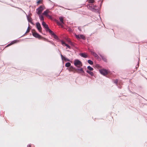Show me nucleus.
I'll return each instance as SVG.
<instances>
[{
	"label": "nucleus",
	"mask_w": 147,
	"mask_h": 147,
	"mask_svg": "<svg viewBox=\"0 0 147 147\" xmlns=\"http://www.w3.org/2000/svg\"><path fill=\"white\" fill-rule=\"evenodd\" d=\"M74 65L77 68L76 69L74 68V71L83 75L84 73L83 69L81 67L82 64V62L78 59H76L74 61Z\"/></svg>",
	"instance_id": "nucleus-1"
},
{
	"label": "nucleus",
	"mask_w": 147,
	"mask_h": 147,
	"mask_svg": "<svg viewBox=\"0 0 147 147\" xmlns=\"http://www.w3.org/2000/svg\"><path fill=\"white\" fill-rule=\"evenodd\" d=\"M44 6H40L39 7L36 9V13L38 14V15L40 14L43 10L44 9Z\"/></svg>",
	"instance_id": "nucleus-2"
},
{
	"label": "nucleus",
	"mask_w": 147,
	"mask_h": 147,
	"mask_svg": "<svg viewBox=\"0 0 147 147\" xmlns=\"http://www.w3.org/2000/svg\"><path fill=\"white\" fill-rule=\"evenodd\" d=\"M51 13V12L50 11L49 9H47L45 11H44L43 13V15L49 18H51V16L49 15V14Z\"/></svg>",
	"instance_id": "nucleus-3"
},
{
	"label": "nucleus",
	"mask_w": 147,
	"mask_h": 147,
	"mask_svg": "<svg viewBox=\"0 0 147 147\" xmlns=\"http://www.w3.org/2000/svg\"><path fill=\"white\" fill-rule=\"evenodd\" d=\"M42 25L43 27L45 28L46 31L49 32H51V30L49 28L48 25L44 21L42 22Z\"/></svg>",
	"instance_id": "nucleus-4"
},
{
	"label": "nucleus",
	"mask_w": 147,
	"mask_h": 147,
	"mask_svg": "<svg viewBox=\"0 0 147 147\" xmlns=\"http://www.w3.org/2000/svg\"><path fill=\"white\" fill-rule=\"evenodd\" d=\"M32 34L34 37L39 39H45L35 32H32Z\"/></svg>",
	"instance_id": "nucleus-5"
},
{
	"label": "nucleus",
	"mask_w": 147,
	"mask_h": 147,
	"mask_svg": "<svg viewBox=\"0 0 147 147\" xmlns=\"http://www.w3.org/2000/svg\"><path fill=\"white\" fill-rule=\"evenodd\" d=\"M100 73L102 75L105 76L108 74V71L104 69H100L99 70Z\"/></svg>",
	"instance_id": "nucleus-6"
},
{
	"label": "nucleus",
	"mask_w": 147,
	"mask_h": 147,
	"mask_svg": "<svg viewBox=\"0 0 147 147\" xmlns=\"http://www.w3.org/2000/svg\"><path fill=\"white\" fill-rule=\"evenodd\" d=\"M36 28H37L38 30L40 32H42V28L39 22H38L36 23Z\"/></svg>",
	"instance_id": "nucleus-7"
},
{
	"label": "nucleus",
	"mask_w": 147,
	"mask_h": 147,
	"mask_svg": "<svg viewBox=\"0 0 147 147\" xmlns=\"http://www.w3.org/2000/svg\"><path fill=\"white\" fill-rule=\"evenodd\" d=\"M59 19L60 22H61V23H59V25H60L61 27H63V26L62 24H64V22H63V18L62 17H59Z\"/></svg>",
	"instance_id": "nucleus-8"
},
{
	"label": "nucleus",
	"mask_w": 147,
	"mask_h": 147,
	"mask_svg": "<svg viewBox=\"0 0 147 147\" xmlns=\"http://www.w3.org/2000/svg\"><path fill=\"white\" fill-rule=\"evenodd\" d=\"M96 7V5H94V4H89L87 6L88 8L91 10L94 9Z\"/></svg>",
	"instance_id": "nucleus-9"
},
{
	"label": "nucleus",
	"mask_w": 147,
	"mask_h": 147,
	"mask_svg": "<svg viewBox=\"0 0 147 147\" xmlns=\"http://www.w3.org/2000/svg\"><path fill=\"white\" fill-rule=\"evenodd\" d=\"M79 55L80 56L84 58H87L88 57L87 53H80Z\"/></svg>",
	"instance_id": "nucleus-10"
},
{
	"label": "nucleus",
	"mask_w": 147,
	"mask_h": 147,
	"mask_svg": "<svg viewBox=\"0 0 147 147\" xmlns=\"http://www.w3.org/2000/svg\"><path fill=\"white\" fill-rule=\"evenodd\" d=\"M18 40H14L12 42H11V43H10L9 44H8L7 46L6 47H8L9 46H10V45L14 44L15 43H17L18 42Z\"/></svg>",
	"instance_id": "nucleus-11"
},
{
	"label": "nucleus",
	"mask_w": 147,
	"mask_h": 147,
	"mask_svg": "<svg viewBox=\"0 0 147 147\" xmlns=\"http://www.w3.org/2000/svg\"><path fill=\"white\" fill-rule=\"evenodd\" d=\"M49 33H50L53 36V37L57 39H58V37L52 31H51V32H49Z\"/></svg>",
	"instance_id": "nucleus-12"
},
{
	"label": "nucleus",
	"mask_w": 147,
	"mask_h": 147,
	"mask_svg": "<svg viewBox=\"0 0 147 147\" xmlns=\"http://www.w3.org/2000/svg\"><path fill=\"white\" fill-rule=\"evenodd\" d=\"M100 56L101 57L102 59L105 62H107V59L105 56L102 55H100Z\"/></svg>",
	"instance_id": "nucleus-13"
},
{
	"label": "nucleus",
	"mask_w": 147,
	"mask_h": 147,
	"mask_svg": "<svg viewBox=\"0 0 147 147\" xmlns=\"http://www.w3.org/2000/svg\"><path fill=\"white\" fill-rule=\"evenodd\" d=\"M61 57L62 60H64V61H68V60L67 59L63 56V55L61 54Z\"/></svg>",
	"instance_id": "nucleus-14"
},
{
	"label": "nucleus",
	"mask_w": 147,
	"mask_h": 147,
	"mask_svg": "<svg viewBox=\"0 0 147 147\" xmlns=\"http://www.w3.org/2000/svg\"><path fill=\"white\" fill-rule=\"evenodd\" d=\"M61 43L63 45H65V46L67 47L68 48H70V46H69L67 44L65 43L63 41H61Z\"/></svg>",
	"instance_id": "nucleus-15"
},
{
	"label": "nucleus",
	"mask_w": 147,
	"mask_h": 147,
	"mask_svg": "<svg viewBox=\"0 0 147 147\" xmlns=\"http://www.w3.org/2000/svg\"><path fill=\"white\" fill-rule=\"evenodd\" d=\"M91 54L95 57H98V56L97 54L94 52H92Z\"/></svg>",
	"instance_id": "nucleus-16"
},
{
	"label": "nucleus",
	"mask_w": 147,
	"mask_h": 147,
	"mask_svg": "<svg viewBox=\"0 0 147 147\" xmlns=\"http://www.w3.org/2000/svg\"><path fill=\"white\" fill-rule=\"evenodd\" d=\"M86 72H87V73L89 74L90 75L92 76H93L94 75V74L91 71L87 70Z\"/></svg>",
	"instance_id": "nucleus-17"
},
{
	"label": "nucleus",
	"mask_w": 147,
	"mask_h": 147,
	"mask_svg": "<svg viewBox=\"0 0 147 147\" xmlns=\"http://www.w3.org/2000/svg\"><path fill=\"white\" fill-rule=\"evenodd\" d=\"M80 38H82L84 40H86V37L85 36L83 35H80Z\"/></svg>",
	"instance_id": "nucleus-18"
},
{
	"label": "nucleus",
	"mask_w": 147,
	"mask_h": 147,
	"mask_svg": "<svg viewBox=\"0 0 147 147\" xmlns=\"http://www.w3.org/2000/svg\"><path fill=\"white\" fill-rule=\"evenodd\" d=\"M39 15V18L40 19V20H42V21L44 20V18L43 16H42L40 15V14L39 15Z\"/></svg>",
	"instance_id": "nucleus-19"
},
{
	"label": "nucleus",
	"mask_w": 147,
	"mask_h": 147,
	"mask_svg": "<svg viewBox=\"0 0 147 147\" xmlns=\"http://www.w3.org/2000/svg\"><path fill=\"white\" fill-rule=\"evenodd\" d=\"M87 69L90 71H92L93 70V69L92 67H91L90 66H88L87 67Z\"/></svg>",
	"instance_id": "nucleus-20"
},
{
	"label": "nucleus",
	"mask_w": 147,
	"mask_h": 147,
	"mask_svg": "<svg viewBox=\"0 0 147 147\" xmlns=\"http://www.w3.org/2000/svg\"><path fill=\"white\" fill-rule=\"evenodd\" d=\"M71 65V63L69 62L66 63L65 64V66L67 67H69Z\"/></svg>",
	"instance_id": "nucleus-21"
},
{
	"label": "nucleus",
	"mask_w": 147,
	"mask_h": 147,
	"mask_svg": "<svg viewBox=\"0 0 147 147\" xmlns=\"http://www.w3.org/2000/svg\"><path fill=\"white\" fill-rule=\"evenodd\" d=\"M88 63L90 65H92L93 64V62L90 60H88Z\"/></svg>",
	"instance_id": "nucleus-22"
},
{
	"label": "nucleus",
	"mask_w": 147,
	"mask_h": 147,
	"mask_svg": "<svg viewBox=\"0 0 147 147\" xmlns=\"http://www.w3.org/2000/svg\"><path fill=\"white\" fill-rule=\"evenodd\" d=\"M37 5H38L42 2V0H37Z\"/></svg>",
	"instance_id": "nucleus-23"
},
{
	"label": "nucleus",
	"mask_w": 147,
	"mask_h": 147,
	"mask_svg": "<svg viewBox=\"0 0 147 147\" xmlns=\"http://www.w3.org/2000/svg\"><path fill=\"white\" fill-rule=\"evenodd\" d=\"M69 70L70 71H74V67L72 66L70 67Z\"/></svg>",
	"instance_id": "nucleus-24"
},
{
	"label": "nucleus",
	"mask_w": 147,
	"mask_h": 147,
	"mask_svg": "<svg viewBox=\"0 0 147 147\" xmlns=\"http://www.w3.org/2000/svg\"><path fill=\"white\" fill-rule=\"evenodd\" d=\"M27 18L29 22H32V19L30 17H27Z\"/></svg>",
	"instance_id": "nucleus-25"
},
{
	"label": "nucleus",
	"mask_w": 147,
	"mask_h": 147,
	"mask_svg": "<svg viewBox=\"0 0 147 147\" xmlns=\"http://www.w3.org/2000/svg\"><path fill=\"white\" fill-rule=\"evenodd\" d=\"M30 30V28L29 27H28L27 29V30L25 33V34L28 33L29 32Z\"/></svg>",
	"instance_id": "nucleus-26"
},
{
	"label": "nucleus",
	"mask_w": 147,
	"mask_h": 147,
	"mask_svg": "<svg viewBox=\"0 0 147 147\" xmlns=\"http://www.w3.org/2000/svg\"><path fill=\"white\" fill-rule=\"evenodd\" d=\"M88 3H93L94 2V0H88Z\"/></svg>",
	"instance_id": "nucleus-27"
},
{
	"label": "nucleus",
	"mask_w": 147,
	"mask_h": 147,
	"mask_svg": "<svg viewBox=\"0 0 147 147\" xmlns=\"http://www.w3.org/2000/svg\"><path fill=\"white\" fill-rule=\"evenodd\" d=\"M75 36L77 39H79L80 38V35H77L76 34Z\"/></svg>",
	"instance_id": "nucleus-28"
},
{
	"label": "nucleus",
	"mask_w": 147,
	"mask_h": 147,
	"mask_svg": "<svg viewBox=\"0 0 147 147\" xmlns=\"http://www.w3.org/2000/svg\"><path fill=\"white\" fill-rule=\"evenodd\" d=\"M67 30L69 32H71L72 31V30L70 28H67Z\"/></svg>",
	"instance_id": "nucleus-29"
},
{
	"label": "nucleus",
	"mask_w": 147,
	"mask_h": 147,
	"mask_svg": "<svg viewBox=\"0 0 147 147\" xmlns=\"http://www.w3.org/2000/svg\"><path fill=\"white\" fill-rule=\"evenodd\" d=\"M114 83L116 84H117V82H118V80H114Z\"/></svg>",
	"instance_id": "nucleus-30"
},
{
	"label": "nucleus",
	"mask_w": 147,
	"mask_h": 147,
	"mask_svg": "<svg viewBox=\"0 0 147 147\" xmlns=\"http://www.w3.org/2000/svg\"><path fill=\"white\" fill-rule=\"evenodd\" d=\"M31 144H29L27 145V147H31Z\"/></svg>",
	"instance_id": "nucleus-31"
},
{
	"label": "nucleus",
	"mask_w": 147,
	"mask_h": 147,
	"mask_svg": "<svg viewBox=\"0 0 147 147\" xmlns=\"http://www.w3.org/2000/svg\"><path fill=\"white\" fill-rule=\"evenodd\" d=\"M96 66L97 67H99L100 66L98 65H96Z\"/></svg>",
	"instance_id": "nucleus-32"
},
{
	"label": "nucleus",
	"mask_w": 147,
	"mask_h": 147,
	"mask_svg": "<svg viewBox=\"0 0 147 147\" xmlns=\"http://www.w3.org/2000/svg\"><path fill=\"white\" fill-rule=\"evenodd\" d=\"M74 48H76V47H74Z\"/></svg>",
	"instance_id": "nucleus-33"
}]
</instances>
